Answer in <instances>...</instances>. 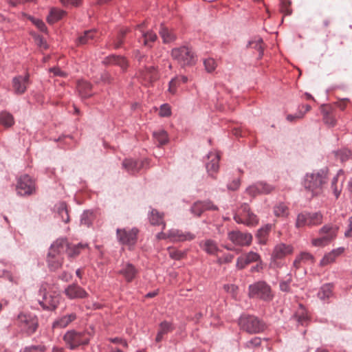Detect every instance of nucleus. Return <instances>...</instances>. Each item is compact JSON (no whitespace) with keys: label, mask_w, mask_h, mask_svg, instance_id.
<instances>
[{"label":"nucleus","mask_w":352,"mask_h":352,"mask_svg":"<svg viewBox=\"0 0 352 352\" xmlns=\"http://www.w3.org/2000/svg\"><path fill=\"white\" fill-rule=\"evenodd\" d=\"M29 19L32 22L34 25L36 26V28L40 31L43 32H45L47 31V27L42 20L39 19H36L33 16H29Z\"/></svg>","instance_id":"52"},{"label":"nucleus","mask_w":352,"mask_h":352,"mask_svg":"<svg viewBox=\"0 0 352 352\" xmlns=\"http://www.w3.org/2000/svg\"><path fill=\"white\" fill-rule=\"evenodd\" d=\"M138 230L135 228L132 229H120L116 230V236L118 242L122 245H133L137 241V235Z\"/></svg>","instance_id":"12"},{"label":"nucleus","mask_w":352,"mask_h":352,"mask_svg":"<svg viewBox=\"0 0 352 352\" xmlns=\"http://www.w3.org/2000/svg\"><path fill=\"white\" fill-rule=\"evenodd\" d=\"M322 219L323 216L320 212L302 211L296 216L295 228L302 229L305 227L316 226L322 223Z\"/></svg>","instance_id":"6"},{"label":"nucleus","mask_w":352,"mask_h":352,"mask_svg":"<svg viewBox=\"0 0 352 352\" xmlns=\"http://www.w3.org/2000/svg\"><path fill=\"white\" fill-rule=\"evenodd\" d=\"M196 237L195 234L187 231H182L179 229L169 230V240L172 242H184L192 241Z\"/></svg>","instance_id":"20"},{"label":"nucleus","mask_w":352,"mask_h":352,"mask_svg":"<svg viewBox=\"0 0 352 352\" xmlns=\"http://www.w3.org/2000/svg\"><path fill=\"white\" fill-rule=\"evenodd\" d=\"M0 124L5 127H10L14 124L13 116L7 111L0 113Z\"/></svg>","instance_id":"37"},{"label":"nucleus","mask_w":352,"mask_h":352,"mask_svg":"<svg viewBox=\"0 0 352 352\" xmlns=\"http://www.w3.org/2000/svg\"><path fill=\"white\" fill-rule=\"evenodd\" d=\"M94 219V212L91 210H85L80 216V223L87 227H89L92 224Z\"/></svg>","instance_id":"42"},{"label":"nucleus","mask_w":352,"mask_h":352,"mask_svg":"<svg viewBox=\"0 0 352 352\" xmlns=\"http://www.w3.org/2000/svg\"><path fill=\"white\" fill-rule=\"evenodd\" d=\"M17 324L21 332L27 336H30L36 331L38 323L35 316L21 313L17 317Z\"/></svg>","instance_id":"8"},{"label":"nucleus","mask_w":352,"mask_h":352,"mask_svg":"<svg viewBox=\"0 0 352 352\" xmlns=\"http://www.w3.org/2000/svg\"><path fill=\"white\" fill-rule=\"evenodd\" d=\"M203 207L205 210H218L219 208L210 200L202 201Z\"/></svg>","instance_id":"59"},{"label":"nucleus","mask_w":352,"mask_h":352,"mask_svg":"<svg viewBox=\"0 0 352 352\" xmlns=\"http://www.w3.org/2000/svg\"><path fill=\"white\" fill-rule=\"evenodd\" d=\"M293 252V248L290 245L279 243L274 247L271 256L270 265L274 267H278L279 264L276 263V259H280L291 254Z\"/></svg>","instance_id":"14"},{"label":"nucleus","mask_w":352,"mask_h":352,"mask_svg":"<svg viewBox=\"0 0 352 352\" xmlns=\"http://www.w3.org/2000/svg\"><path fill=\"white\" fill-rule=\"evenodd\" d=\"M344 251V248L342 247L338 248L332 250L329 253L326 254L320 262V265L325 266L330 263H333L336 258L341 255Z\"/></svg>","instance_id":"28"},{"label":"nucleus","mask_w":352,"mask_h":352,"mask_svg":"<svg viewBox=\"0 0 352 352\" xmlns=\"http://www.w3.org/2000/svg\"><path fill=\"white\" fill-rule=\"evenodd\" d=\"M241 185V180L239 178L234 179L227 184V188L231 191H235L239 189Z\"/></svg>","instance_id":"58"},{"label":"nucleus","mask_w":352,"mask_h":352,"mask_svg":"<svg viewBox=\"0 0 352 352\" xmlns=\"http://www.w3.org/2000/svg\"><path fill=\"white\" fill-rule=\"evenodd\" d=\"M274 213L276 217H286L289 214L288 207L283 202L278 203L274 207Z\"/></svg>","instance_id":"41"},{"label":"nucleus","mask_w":352,"mask_h":352,"mask_svg":"<svg viewBox=\"0 0 352 352\" xmlns=\"http://www.w3.org/2000/svg\"><path fill=\"white\" fill-rule=\"evenodd\" d=\"M337 232V227L332 225H325L319 230L320 234L322 236L317 239H314L311 241V243L314 246H325L336 238Z\"/></svg>","instance_id":"10"},{"label":"nucleus","mask_w":352,"mask_h":352,"mask_svg":"<svg viewBox=\"0 0 352 352\" xmlns=\"http://www.w3.org/2000/svg\"><path fill=\"white\" fill-rule=\"evenodd\" d=\"M142 164L132 159H126L122 162V167L126 169V170L129 174H135L138 173L141 167Z\"/></svg>","instance_id":"32"},{"label":"nucleus","mask_w":352,"mask_h":352,"mask_svg":"<svg viewBox=\"0 0 352 352\" xmlns=\"http://www.w3.org/2000/svg\"><path fill=\"white\" fill-rule=\"evenodd\" d=\"M39 304L44 309L54 310L56 308L59 298L58 296H52L50 294H44L42 300H39Z\"/></svg>","instance_id":"25"},{"label":"nucleus","mask_w":352,"mask_h":352,"mask_svg":"<svg viewBox=\"0 0 352 352\" xmlns=\"http://www.w3.org/2000/svg\"><path fill=\"white\" fill-rule=\"evenodd\" d=\"M64 6H72L78 7L81 3L82 0H60Z\"/></svg>","instance_id":"61"},{"label":"nucleus","mask_w":352,"mask_h":352,"mask_svg":"<svg viewBox=\"0 0 352 352\" xmlns=\"http://www.w3.org/2000/svg\"><path fill=\"white\" fill-rule=\"evenodd\" d=\"M349 101V98H342L338 102L337 105L341 110H344L346 107V102H348Z\"/></svg>","instance_id":"64"},{"label":"nucleus","mask_w":352,"mask_h":352,"mask_svg":"<svg viewBox=\"0 0 352 352\" xmlns=\"http://www.w3.org/2000/svg\"><path fill=\"white\" fill-rule=\"evenodd\" d=\"M305 113H302L301 111L296 113L294 115L289 114L287 116V120L289 122H294L296 119H300L304 116Z\"/></svg>","instance_id":"62"},{"label":"nucleus","mask_w":352,"mask_h":352,"mask_svg":"<svg viewBox=\"0 0 352 352\" xmlns=\"http://www.w3.org/2000/svg\"><path fill=\"white\" fill-rule=\"evenodd\" d=\"M261 344V339L258 337H254L251 340L247 341L244 344V346L248 349H253L254 347L259 346Z\"/></svg>","instance_id":"53"},{"label":"nucleus","mask_w":352,"mask_h":352,"mask_svg":"<svg viewBox=\"0 0 352 352\" xmlns=\"http://www.w3.org/2000/svg\"><path fill=\"white\" fill-rule=\"evenodd\" d=\"M260 259L261 256L258 253L250 251L237 258L236 266L238 269L242 270L250 263L260 261Z\"/></svg>","instance_id":"22"},{"label":"nucleus","mask_w":352,"mask_h":352,"mask_svg":"<svg viewBox=\"0 0 352 352\" xmlns=\"http://www.w3.org/2000/svg\"><path fill=\"white\" fill-rule=\"evenodd\" d=\"M143 26L144 23L138 26V32L135 33V35L138 36V41L140 44L151 47L152 46V43L156 41L157 38V35L152 31H144Z\"/></svg>","instance_id":"16"},{"label":"nucleus","mask_w":352,"mask_h":352,"mask_svg":"<svg viewBox=\"0 0 352 352\" xmlns=\"http://www.w3.org/2000/svg\"><path fill=\"white\" fill-rule=\"evenodd\" d=\"M95 30H89L84 32L83 34L79 36L77 40L78 45H85L89 43L90 40L94 38Z\"/></svg>","instance_id":"40"},{"label":"nucleus","mask_w":352,"mask_h":352,"mask_svg":"<svg viewBox=\"0 0 352 352\" xmlns=\"http://www.w3.org/2000/svg\"><path fill=\"white\" fill-rule=\"evenodd\" d=\"M190 212L195 216L200 217L204 212L202 201H197L195 202L190 208Z\"/></svg>","instance_id":"46"},{"label":"nucleus","mask_w":352,"mask_h":352,"mask_svg":"<svg viewBox=\"0 0 352 352\" xmlns=\"http://www.w3.org/2000/svg\"><path fill=\"white\" fill-rule=\"evenodd\" d=\"M76 319V314L71 313L58 318L52 323L53 329H63L68 326L72 322Z\"/></svg>","instance_id":"27"},{"label":"nucleus","mask_w":352,"mask_h":352,"mask_svg":"<svg viewBox=\"0 0 352 352\" xmlns=\"http://www.w3.org/2000/svg\"><path fill=\"white\" fill-rule=\"evenodd\" d=\"M153 135L155 141L158 142V146L164 145L168 142L167 132L163 129L154 131Z\"/></svg>","instance_id":"36"},{"label":"nucleus","mask_w":352,"mask_h":352,"mask_svg":"<svg viewBox=\"0 0 352 352\" xmlns=\"http://www.w3.org/2000/svg\"><path fill=\"white\" fill-rule=\"evenodd\" d=\"M323 120L326 124L331 127H333L336 124V118L327 112L324 113Z\"/></svg>","instance_id":"56"},{"label":"nucleus","mask_w":352,"mask_h":352,"mask_svg":"<svg viewBox=\"0 0 352 352\" xmlns=\"http://www.w3.org/2000/svg\"><path fill=\"white\" fill-rule=\"evenodd\" d=\"M228 238L234 244L239 246H248L252 241V236L250 233L243 232L239 230L229 232Z\"/></svg>","instance_id":"13"},{"label":"nucleus","mask_w":352,"mask_h":352,"mask_svg":"<svg viewBox=\"0 0 352 352\" xmlns=\"http://www.w3.org/2000/svg\"><path fill=\"white\" fill-rule=\"evenodd\" d=\"M58 213L63 222H69V217L68 214V210L66 207V204L65 203L60 204L58 208Z\"/></svg>","instance_id":"45"},{"label":"nucleus","mask_w":352,"mask_h":352,"mask_svg":"<svg viewBox=\"0 0 352 352\" xmlns=\"http://www.w3.org/2000/svg\"><path fill=\"white\" fill-rule=\"evenodd\" d=\"M102 63L104 65H117L120 67L123 71H125L128 67V61L124 56L111 54L107 56L103 60Z\"/></svg>","instance_id":"23"},{"label":"nucleus","mask_w":352,"mask_h":352,"mask_svg":"<svg viewBox=\"0 0 352 352\" xmlns=\"http://www.w3.org/2000/svg\"><path fill=\"white\" fill-rule=\"evenodd\" d=\"M159 115L161 117H168L171 115V109L168 104L164 103L160 106Z\"/></svg>","instance_id":"54"},{"label":"nucleus","mask_w":352,"mask_h":352,"mask_svg":"<svg viewBox=\"0 0 352 352\" xmlns=\"http://www.w3.org/2000/svg\"><path fill=\"white\" fill-rule=\"evenodd\" d=\"M16 192L20 196H29L35 192L34 180L28 175H23L18 179Z\"/></svg>","instance_id":"11"},{"label":"nucleus","mask_w":352,"mask_h":352,"mask_svg":"<svg viewBox=\"0 0 352 352\" xmlns=\"http://www.w3.org/2000/svg\"><path fill=\"white\" fill-rule=\"evenodd\" d=\"M329 182V168L323 167L307 173L302 179V186L312 197L320 195Z\"/></svg>","instance_id":"1"},{"label":"nucleus","mask_w":352,"mask_h":352,"mask_svg":"<svg viewBox=\"0 0 352 352\" xmlns=\"http://www.w3.org/2000/svg\"><path fill=\"white\" fill-rule=\"evenodd\" d=\"M128 31V29L121 30L116 37L113 39L112 45L115 49H118L122 47L124 41V37Z\"/></svg>","instance_id":"43"},{"label":"nucleus","mask_w":352,"mask_h":352,"mask_svg":"<svg viewBox=\"0 0 352 352\" xmlns=\"http://www.w3.org/2000/svg\"><path fill=\"white\" fill-rule=\"evenodd\" d=\"M248 295L252 298H259L265 301H270L273 298L271 287L265 281H258L250 285Z\"/></svg>","instance_id":"7"},{"label":"nucleus","mask_w":352,"mask_h":352,"mask_svg":"<svg viewBox=\"0 0 352 352\" xmlns=\"http://www.w3.org/2000/svg\"><path fill=\"white\" fill-rule=\"evenodd\" d=\"M91 337V335L89 331L70 330L65 333L63 340L69 349L74 350L80 346L88 344Z\"/></svg>","instance_id":"4"},{"label":"nucleus","mask_w":352,"mask_h":352,"mask_svg":"<svg viewBox=\"0 0 352 352\" xmlns=\"http://www.w3.org/2000/svg\"><path fill=\"white\" fill-rule=\"evenodd\" d=\"M301 263H313L314 262V256L306 252H301L299 255H298Z\"/></svg>","instance_id":"50"},{"label":"nucleus","mask_w":352,"mask_h":352,"mask_svg":"<svg viewBox=\"0 0 352 352\" xmlns=\"http://www.w3.org/2000/svg\"><path fill=\"white\" fill-rule=\"evenodd\" d=\"M333 285L331 283H327L322 285L318 292V298L324 301L328 300L333 295Z\"/></svg>","instance_id":"33"},{"label":"nucleus","mask_w":352,"mask_h":352,"mask_svg":"<svg viewBox=\"0 0 352 352\" xmlns=\"http://www.w3.org/2000/svg\"><path fill=\"white\" fill-rule=\"evenodd\" d=\"M174 329L173 324L168 321H163L160 324L159 331L162 334H166Z\"/></svg>","instance_id":"47"},{"label":"nucleus","mask_w":352,"mask_h":352,"mask_svg":"<svg viewBox=\"0 0 352 352\" xmlns=\"http://www.w3.org/2000/svg\"><path fill=\"white\" fill-rule=\"evenodd\" d=\"M29 78V74H26L25 76L19 75L12 78V88L15 94L22 95L26 91L30 82Z\"/></svg>","instance_id":"19"},{"label":"nucleus","mask_w":352,"mask_h":352,"mask_svg":"<svg viewBox=\"0 0 352 352\" xmlns=\"http://www.w3.org/2000/svg\"><path fill=\"white\" fill-rule=\"evenodd\" d=\"M342 172V170H340L338 174L334 176L331 180V186L333 190V192L336 198H338L341 192V188H339L337 185L338 180V175L339 173Z\"/></svg>","instance_id":"48"},{"label":"nucleus","mask_w":352,"mask_h":352,"mask_svg":"<svg viewBox=\"0 0 352 352\" xmlns=\"http://www.w3.org/2000/svg\"><path fill=\"white\" fill-rule=\"evenodd\" d=\"M64 294L70 300L82 299L88 297V293L80 285L72 283L65 287Z\"/></svg>","instance_id":"17"},{"label":"nucleus","mask_w":352,"mask_h":352,"mask_svg":"<svg viewBox=\"0 0 352 352\" xmlns=\"http://www.w3.org/2000/svg\"><path fill=\"white\" fill-rule=\"evenodd\" d=\"M204 64L205 69L208 72H212L217 67L216 61L211 58L205 59Z\"/></svg>","instance_id":"51"},{"label":"nucleus","mask_w":352,"mask_h":352,"mask_svg":"<svg viewBox=\"0 0 352 352\" xmlns=\"http://www.w3.org/2000/svg\"><path fill=\"white\" fill-rule=\"evenodd\" d=\"M148 218L150 223L152 225H162V230L165 228L166 223L163 220L164 214L160 213L155 209L151 208V211L148 212Z\"/></svg>","instance_id":"30"},{"label":"nucleus","mask_w":352,"mask_h":352,"mask_svg":"<svg viewBox=\"0 0 352 352\" xmlns=\"http://www.w3.org/2000/svg\"><path fill=\"white\" fill-rule=\"evenodd\" d=\"M263 40L261 38H258L256 41H250L249 45L256 48L258 52L260 54H263V48H262V44Z\"/></svg>","instance_id":"60"},{"label":"nucleus","mask_w":352,"mask_h":352,"mask_svg":"<svg viewBox=\"0 0 352 352\" xmlns=\"http://www.w3.org/2000/svg\"><path fill=\"white\" fill-rule=\"evenodd\" d=\"M142 67L138 73L146 83H151L157 79V69L155 66H147L144 63Z\"/></svg>","instance_id":"21"},{"label":"nucleus","mask_w":352,"mask_h":352,"mask_svg":"<svg viewBox=\"0 0 352 352\" xmlns=\"http://www.w3.org/2000/svg\"><path fill=\"white\" fill-rule=\"evenodd\" d=\"M274 189V187L263 182H256L249 186L245 192L251 197H255L258 195L270 194Z\"/></svg>","instance_id":"15"},{"label":"nucleus","mask_w":352,"mask_h":352,"mask_svg":"<svg viewBox=\"0 0 352 352\" xmlns=\"http://www.w3.org/2000/svg\"><path fill=\"white\" fill-rule=\"evenodd\" d=\"M238 325L241 330L249 334L262 333L267 327L263 320L250 314H242L238 319Z\"/></svg>","instance_id":"3"},{"label":"nucleus","mask_w":352,"mask_h":352,"mask_svg":"<svg viewBox=\"0 0 352 352\" xmlns=\"http://www.w3.org/2000/svg\"><path fill=\"white\" fill-rule=\"evenodd\" d=\"M77 89L82 98H88L92 95L91 92V85L85 80L78 81Z\"/></svg>","instance_id":"34"},{"label":"nucleus","mask_w":352,"mask_h":352,"mask_svg":"<svg viewBox=\"0 0 352 352\" xmlns=\"http://www.w3.org/2000/svg\"><path fill=\"white\" fill-rule=\"evenodd\" d=\"M60 239H63L66 245L65 252L69 258H74L78 256L82 250L85 249L87 247V243H79L76 245L69 244L67 239L65 238H60Z\"/></svg>","instance_id":"26"},{"label":"nucleus","mask_w":352,"mask_h":352,"mask_svg":"<svg viewBox=\"0 0 352 352\" xmlns=\"http://www.w3.org/2000/svg\"><path fill=\"white\" fill-rule=\"evenodd\" d=\"M134 59L138 63V71L141 69V67H142V65L147 64L151 59L148 56L141 54L139 50H135L133 53Z\"/></svg>","instance_id":"44"},{"label":"nucleus","mask_w":352,"mask_h":352,"mask_svg":"<svg viewBox=\"0 0 352 352\" xmlns=\"http://www.w3.org/2000/svg\"><path fill=\"white\" fill-rule=\"evenodd\" d=\"M171 56L182 67L192 66L197 62V57L194 52L187 46L173 48L171 51Z\"/></svg>","instance_id":"5"},{"label":"nucleus","mask_w":352,"mask_h":352,"mask_svg":"<svg viewBox=\"0 0 352 352\" xmlns=\"http://www.w3.org/2000/svg\"><path fill=\"white\" fill-rule=\"evenodd\" d=\"M180 85L179 78L178 76H175L172 78L168 83V91L171 94H175L177 91V87Z\"/></svg>","instance_id":"49"},{"label":"nucleus","mask_w":352,"mask_h":352,"mask_svg":"<svg viewBox=\"0 0 352 352\" xmlns=\"http://www.w3.org/2000/svg\"><path fill=\"white\" fill-rule=\"evenodd\" d=\"M66 250L63 239H56L51 245L47 256V263L50 271H56L63 263V254Z\"/></svg>","instance_id":"2"},{"label":"nucleus","mask_w":352,"mask_h":352,"mask_svg":"<svg viewBox=\"0 0 352 352\" xmlns=\"http://www.w3.org/2000/svg\"><path fill=\"white\" fill-rule=\"evenodd\" d=\"M161 37L163 39L164 43H168L175 39V35L173 34L172 31L168 30L164 25H161L160 30L159 32Z\"/></svg>","instance_id":"38"},{"label":"nucleus","mask_w":352,"mask_h":352,"mask_svg":"<svg viewBox=\"0 0 352 352\" xmlns=\"http://www.w3.org/2000/svg\"><path fill=\"white\" fill-rule=\"evenodd\" d=\"M46 350V347L44 345H31L24 348L23 352H44Z\"/></svg>","instance_id":"55"},{"label":"nucleus","mask_w":352,"mask_h":352,"mask_svg":"<svg viewBox=\"0 0 352 352\" xmlns=\"http://www.w3.org/2000/svg\"><path fill=\"white\" fill-rule=\"evenodd\" d=\"M348 221V228L344 232V236L346 237H352V216L349 217Z\"/></svg>","instance_id":"63"},{"label":"nucleus","mask_w":352,"mask_h":352,"mask_svg":"<svg viewBox=\"0 0 352 352\" xmlns=\"http://www.w3.org/2000/svg\"><path fill=\"white\" fill-rule=\"evenodd\" d=\"M234 219L237 223H243L248 226H255L258 223V218L251 211L249 205L246 203L241 205L239 214L234 215Z\"/></svg>","instance_id":"9"},{"label":"nucleus","mask_w":352,"mask_h":352,"mask_svg":"<svg viewBox=\"0 0 352 352\" xmlns=\"http://www.w3.org/2000/svg\"><path fill=\"white\" fill-rule=\"evenodd\" d=\"M292 282L291 276H289L288 278L285 280H282L280 282L279 287L282 292H289L291 291L290 283Z\"/></svg>","instance_id":"57"},{"label":"nucleus","mask_w":352,"mask_h":352,"mask_svg":"<svg viewBox=\"0 0 352 352\" xmlns=\"http://www.w3.org/2000/svg\"><path fill=\"white\" fill-rule=\"evenodd\" d=\"M200 248L210 255H216L220 250L217 242L212 239H206L200 241Z\"/></svg>","instance_id":"29"},{"label":"nucleus","mask_w":352,"mask_h":352,"mask_svg":"<svg viewBox=\"0 0 352 352\" xmlns=\"http://www.w3.org/2000/svg\"><path fill=\"white\" fill-rule=\"evenodd\" d=\"M138 272L135 267L130 263H122L118 272L128 283L131 282L135 278Z\"/></svg>","instance_id":"24"},{"label":"nucleus","mask_w":352,"mask_h":352,"mask_svg":"<svg viewBox=\"0 0 352 352\" xmlns=\"http://www.w3.org/2000/svg\"><path fill=\"white\" fill-rule=\"evenodd\" d=\"M208 159L210 161L206 163V168L208 176L212 179H216L217 173L219 168V162L220 160V155L217 153L210 152L208 154Z\"/></svg>","instance_id":"18"},{"label":"nucleus","mask_w":352,"mask_h":352,"mask_svg":"<svg viewBox=\"0 0 352 352\" xmlns=\"http://www.w3.org/2000/svg\"><path fill=\"white\" fill-rule=\"evenodd\" d=\"M272 228V225L267 223L261 228L256 234L258 243L261 245H265L267 242L268 234Z\"/></svg>","instance_id":"31"},{"label":"nucleus","mask_w":352,"mask_h":352,"mask_svg":"<svg viewBox=\"0 0 352 352\" xmlns=\"http://www.w3.org/2000/svg\"><path fill=\"white\" fill-rule=\"evenodd\" d=\"M65 12L63 10L52 9L47 17V21L50 24H53L62 19Z\"/></svg>","instance_id":"39"},{"label":"nucleus","mask_w":352,"mask_h":352,"mask_svg":"<svg viewBox=\"0 0 352 352\" xmlns=\"http://www.w3.org/2000/svg\"><path fill=\"white\" fill-rule=\"evenodd\" d=\"M293 318L298 322V324L302 326L307 325L309 321V317L305 312V308L302 305H300V310H298Z\"/></svg>","instance_id":"35"}]
</instances>
